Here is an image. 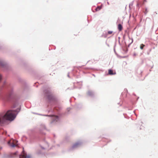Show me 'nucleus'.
I'll return each mask as SVG.
<instances>
[{
	"instance_id": "6e6552de",
	"label": "nucleus",
	"mask_w": 158,
	"mask_h": 158,
	"mask_svg": "<svg viewBox=\"0 0 158 158\" xmlns=\"http://www.w3.org/2000/svg\"><path fill=\"white\" fill-rule=\"evenodd\" d=\"M17 153H18V152H16L13 153H12V155L11 156L12 157H14V156H15V155H17Z\"/></svg>"
},
{
	"instance_id": "20e7f679",
	"label": "nucleus",
	"mask_w": 158,
	"mask_h": 158,
	"mask_svg": "<svg viewBox=\"0 0 158 158\" xmlns=\"http://www.w3.org/2000/svg\"><path fill=\"white\" fill-rule=\"evenodd\" d=\"M81 144V143L80 142H78L76 143H75L73 145L72 148H75L78 147L79 145H80Z\"/></svg>"
},
{
	"instance_id": "9d476101",
	"label": "nucleus",
	"mask_w": 158,
	"mask_h": 158,
	"mask_svg": "<svg viewBox=\"0 0 158 158\" xmlns=\"http://www.w3.org/2000/svg\"><path fill=\"white\" fill-rule=\"evenodd\" d=\"M112 31H109L108 32V33L109 34H111L112 33Z\"/></svg>"
},
{
	"instance_id": "9b49d317",
	"label": "nucleus",
	"mask_w": 158,
	"mask_h": 158,
	"mask_svg": "<svg viewBox=\"0 0 158 158\" xmlns=\"http://www.w3.org/2000/svg\"><path fill=\"white\" fill-rule=\"evenodd\" d=\"M2 79V76L1 75H0V81Z\"/></svg>"
},
{
	"instance_id": "7ed1b4c3",
	"label": "nucleus",
	"mask_w": 158,
	"mask_h": 158,
	"mask_svg": "<svg viewBox=\"0 0 158 158\" xmlns=\"http://www.w3.org/2000/svg\"><path fill=\"white\" fill-rule=\"evenodd\" d=\"M30 156H27L24 150L22 152V154L19 156V158H30Z\"/></svg>"
},
{
	"instance_id": "0eeeda50",
	"label": "nucleus",
	"mask_w": 158,
	"mask_h": 158,
	"mask_svg": "<svg viewBox=\"0 0 158 158\" xmlns=\"http://www.w3.org/2000/svg\"><path fill=\"white\" fill-rule=\"evenodd\" d=\"M145 46V45H144L143 44H141L140 45V48L141 49H143V47Z\"/></svg>"
},
{
	"instance_id": "1a4fd4ad",
	"label": "nucleus",
	"mask_w": 158,
	"mask_h": 158,
	"mask_svg": "<svg viewBox=\"0 0 158 158\" xmlns=\"http://www.w3.org/2000/svg\"><path fill=\"white\" fill-rule=\"evenodd\" d=\"M101 8V6H98L97 8H96L95 10L96 11H98L100 10Z\"/></svg>"
},
{
	"instance_id": "f03ea898",
	"label": "nucleus",
	"mask_w": 158,
	"mask_h": 158,
	"mask_svg": "<svg viewBox=\"0 0 158 158\" xmlns=\"http://www.w3.org/2000/svg\"><path fill=\"white\" fill-rule=\"evenodd\" d=\"M17 141L16 140H13L12 142H11L10 141H8V143L10 146L14 147L17 145Z\"/></svg>"
},
{
	"instance_id": "39448f33",
	"label": "nucleus",
	"mask_w": 158,
	"mask_h": 158,
	"mask_svg": "<svg viewBox=\"0 0 158 158\" xmlns=\"http://www.w3.org/2000/svg\"><path fill=\"white\" fill-rule=\"evenodd\" d=\"M116 74L115 71L110 69L108 70V74L110 75H114Z\"/></svg>"
},
{
	"instance_id": "423d86ee",
	"label": "nucleus",
	"mask_w": 158,
	"mask_h": 158,
	"mask_svg": "<svg viewBox=\"0 0 158 158\" xmlns=\"http://www.w3.org/2000/svg\"><path fill=\"white\" fill-rule=\"evenodd\" d=\"M123 29L122 25L121 24H119L118 25V29L119 31H121Z\"/></svg>"
},
{
	"instance_id": "f257e3e1",
	"label": "nucleus",
	"mask_w": 158,
	"mask_h": 158,
	"mask_svg": "<svg viewBox=\"0 0 158 158\" xmlns=\"http://www.w3.org/2000/svg\"><path fill=\"white\" fill-rule=\"evenodd\" d=\"M15 110H9L4 115L0 114V125L4 123L6 120L12 121L15 118Z\"/></svg>"
}]
</instances>
